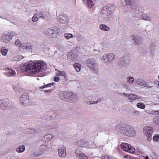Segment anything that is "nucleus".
I'll list each match as a JSON object with an SVG mask.
<instances>
[{"mask_svg":"<svg viewBox=\"0 0 159 159\" xmlns=\"http://www.w3.org/2000/svg\"><path fill=\"white\" fill-rule=\"evenodd\" d=\"M47 66L46 64L43 60H38L31 63L30 62L26 65H24L22 70L30 74H36L46 68Z\"/></svg>","mask_w":159,"mask_h":159,"instance_id":"obj_1","label":"nucleus"},{"mask_svg":"<svg viewBox=\"0 0 159 159\" xmlns=\"http://www.w3.org/2000/svg\"><path fill=\"white\" fill-rule=\"evenodd\" d=\"M114 9L111 7L106 6L103 8L100 14V17L104 20H108L109 16L112 13Z\"/></svg>","mask_w":159,"mask_h":159,"instance_id":"obj_2","label":"nucleus"},{"mask_svg":"<svg viewBox=\"0 0 159 159\" xmlns=\"http://www.w3.org/2000/svg\"><path fill=\"white\" fill-rule=\"evenodd\" d=\"M86 65L95 73L99 71L98 66L96 61L93 59L89 58L86 61Z\"/></svg>","mask_w":159,"mask_h":159,"instance_id":"obj_3","label":"nucleus"},{"mask_svg":"<svg viewBox=\"0 0 159 159\" xmlns=\"http://www.w3.org/2000/svg\"><path fill=\"white\" fill-rule=\"evenodd\" d=\"M130 62V57L128 55H124L119 60V66L121 68H124L127 66Z\"/></svg>","mask_w":159,"mask_h":159,"instance_id":"obj_4","label":"nucleus"},{"mask_svg":"<svg viewBox=\"0 0 159 159\" xmlns=\"http://www.w3.org/2000/svg\"><path fill=\"white\" fill-rule=\"evenodd\" d=\"M143 132L146 137L147 139L150 141L152 139L153 128L150 126H145L143 128Z\"/></svg>","mask_w":159,"mask_h":159,"instance_id":"obj_5","label":"nucleus"},{"mask_svg":"<svg viewBox=\"0 0 159 159\" xmlns=\"http://www.w3.org/2000/svg\"><path fill=\"white\" fill-rule=\"evenodd\" d=\"M125 129L124 136L132 137L136 135V132L135 130L130 125L127 124Z\"/></svg>","mask_w":159,"mask_h":159,"instance_id":"obj_6","label":"nucleus"},{"mask_svg":"<svg viewBox=\"0 0 159 159\" xmlns=\"http://www.w3.org/2000/svg\"><path fill=\"white\" fill-rule=\"evenodd\" d=\"M15 34L13 31L8 32L7 34H4L0 38V40L5 43H7Z\"/></svg>","mask_w":159,"mask_h":159,"instance_id":"obj_7","label":"nucleus"},{"mask_svg":"<svg viewBox=\"0 0 159 159\" xmlns=\"http://www.w3.org/2000/svg\"><path fill=\"white\" fill-rule=\"evenodd\" d=\"M19 101L22 106H26L29 105L30 101L28 94L27 93L22 94L19 98Z\"/></svg>","mask_w":159,"mask_h":159,"instance_id":"obj_8","label":"nucleus"},{"mask_svg":"<svg viewBox=\"0 0 159 159\" xmlns=\"http://www.w3.org/2000/svg\"><path fill=\"white\" fill-rule=\"evenodd\" d=\"M121 148L124 151L131 153H134L135 151V148L130 144L125 143H122L120 145Z\"/></svg>","mask_w":159,"mask_h":159,"instance_id":"obj_9","label":"nucleus"},{"mask_svg":"<svg viewBox=\"0 0 159 159\" xmlns=\"http://www.w3.org/2000/svg\"><path fill=\"white\" fill-rule=\"evenodd\" d=\"M102 59L104 62L111 63L115 59V56L112 53H107L103 56Z\"/></svg>","mask_w":159,"mask_h":159,"instance_id":"obj_10","label":"nucleus"},{"mask_svg":"<svg viewBox=\"0 0 159 159\" xmlns=\"http://www.w3.org/2000/svg\"><path fill=\"white\" fill-rule=\"evenodd\" d=\"M127 124H118L115 126V130L118 134L124 135L125 127Z\"/></svg>","mask_w":159,"mask_h":159,"instance_id":"obj_11","label":"nucleus"},{"mask_svg":"<svg viewBox=\"0 0 159 159\" xmlns=\"http://www.w3.org/2000/svg\"><path fill=\"white\" fill-rule=\"evenodd\" d=\"M131 38L132 40L133 43L135 45H139L143 43V41L142 38L140 36L132 35Z\"/></svg>","mask_w":159,"mask_h":159,"instance_id":"obj_12","label":"nucleus"},{"mask_svg":"<svg viewBox=\"0 0 159 159\" xmlns=\"http://www.w3.org/2000/svg\"><path fill=\"white\" fill-rule=\"evenodd\" d=\"M10 103L7 99L0 100V109L3 110H7L10 108Z\"/></svg>","mask_w":159,"mask_h":159,"instance_id":"obj_13","label":"nucleus"},{"mask_svg":"<svg viewBox=\"0 0 159 159\" xmlns=\"http://www.w3.org/2000/svg\"><path fill=\"white\" fill-rule=\"evenodd\" d=\"M58 21L60 23L67 24L69 22L70 18L66 14H63L58 16L57 17Z\"/></svg>","mask_w":159,"mask_h":159,"instance_id":"obj_14","label":"nucleus"},{"mask_svg":"<svg viewBox=\"0 0 159 159\" xmlns=\"http://www.w3.org/2000/svg\"><path fill=\"white\" fill-rule=\"evenodd\" d=\"M45 117L43 119L52 120L55 118L57 116V113L56 111L51 110L48 111L45 113Z\"/></svg>","mask_w":159,"mask_h":159,"instance_id":"obj_15","label":"nucleus"},{"mask_svg":"<svg viewBox=\"0 0 159 159\" xmlns=\"http://www.w3.org/2000/svg\"><path fill=\"white\" fill-rule=\"evenodd\" d=\"M130 13L133 17L135 18H137L139 16L140 12L139 10L138 7L134 6H131Z\"/></svg>","mask_w":159,"mask_h":159,"instance_id":"obj_16","label":"nucleus"},{"mask_svg":"<svg viewBox=\"0 0 159 159\" xmlns=\"http://www.w3.org/2000/svg\"><path fill=\"white\" fill-rule=\"evenodd\" d=\"M59 156L61 157H65L66 155L65 148L64 146L59 147L58 149Z\"/></svg>","mask_w":159,"mask_h":159,"instance_id":"obj_17","label":"nucleus"},{"mask_svg":"<svg viewBox=\"0 0 159 159\" xmlns=\"http://www.w3.org/2000/svg\"><path fill=\"white\" fill-rule=\"evenodd\" d=\"M76 94L73 93H67V97H68V99H67V102H72L75 101V99Z\"/></svg>","mask_w":159,"mask_h":159,"instance_id":"obj_18","label":"nucleus"},{"mask_svg":"<svg viewBox=\"0 0 159 159\" xmlns=\"http://www.w3.org/2000/svg\"><path fill=\"white\" fill-rule=\"evenodd\" d=\"M52 29L53 33L52 35V38H56L59 34L60 32L59 28L58 27L55 26L52 27Z\"/></svg>","mask_w":159,"mask_h":159,"instance_id":"obj_19","label":"nucleus"},{"mask_svg":"<svg viewBox=\"0 0 159 159\" xmlns=\"http://www.w3.org/2000/svg\"><path fill=\"white\" fill-rule=\"evenodd\" d=\"M67 93L64 92H61L58 93V97L59 99L64 101L66 102L67 101L66 97H67Z\"/></svg>","mask_w":159,"mask_h":159,"instance_id":"obj_20","label":"nucleus"},{"mask_svg":"<svg viewBox=\"0 0 159 159\" xmlns=\"http://www.w3.org/2000/svg\"><path fill=\"white\" fill-rule=\"evenodd\" d=\"M134 1V0H120V3L122 6H125L131 5Z\"/></svg>","mask_w":159,"mask_h":159,"instance_id":"obj_21","label":"nucleus"},{"mask_svg":"<svg viewBox=\"0 0 159 159\" xmlns=\"http://www.w3.org/2000/svg\"><path fill=\"white\" fill-rule=\"evenodd\" d=\"M108 49V46L107 44L102 43H100L98 48L99 52H104Z\"/></svg>","mask_w":159,"mask_h":159,"instance_id":"obj_22","label":"nucleus"},{"mask_svg":"<svg viewBox=\"0 0 159 159\" xmlns=\"http://www.w3.org/2000/svg\"><path fill=\"white\" fill-rule=\"evenodd\" d=\"M16 75L15 71L11 69L8 68L7 69V72L5 73V75L8 77H12L15 76Z\"/></svg>","mask_w":159,"mask_h":159,"instance_id":"obj_23","label":"nucleus"},{"mask_svg":"<svg viewBox=\"0 0 159 159\" xmlns=\"http://www.w3.org/2000/svg\"><path fill=\"white\" fill-rule=\"evenodd\" d=\"M53 137L54 135L52 134H48L43 137V139L45 142H48L52 140Z\"/></svg>","mask_w":159,"mask_h":159,"instance_id":"obj_24","label":"nucleus"},{"mask_svg":"<svg viewBox=\"0 0 159 159\" xmlns=\"http://www.w3.org/2000/svg\"><path fill=\"white\" fill-rule=\"evenodd\" d=\"M128 97L129 99L131 102H132L134 100L138 99L139 98V96H138L136 95L132 94L129 95Z\"/></svg>","mask_w":159,"mask_h":159,"instance_id":"obj_25","label":"nucleus"},{"mask_svg":"<svg viewBox=\"0 0 159 159\" xmlns=\"http://www.w3.org/2000/svg\"><path fill=\"white\" fill-rule=\"evenodd\" d=\"M67 57L69 59L73 60L76 58L77 56L75 53L73 52H70L68 53Z\"/></svg>","mask_w":159,"mask_h":159,"instance_id":"obj_26","label":"nucleus"},{"mask_svg":"<svg viewBox=\"0 0 159 159\" xmlns=\"http://www.w3.org/2000/svg\"><path fill=\"white\" fill-rule=\"evenodd\" d=\"M77 144L78 146L80 147H85L87 145V143L83 141H79L77 143Z\"/></svg>","mask_w":159,"mask_h":159,"instance_id":"obj_27","label":"nucleus"},{"mask_svg":"<svg viewBox=\"0 0 159 159\" xmlns=\"http://www.w3.org/2000/svg\"><path fill=\"white\" fill-rule=\"evenodd\" d=\"M100 28L101 30L104 31H109L110 28L105 24H101L100 25Z\"/></svg>","mask_w":159,"mask_h":159,"instance_id":"obj_28","label":"nucleus"},{"mask_svg":"<svg viewBox=\"0 0 159 159\" xmlns=\"http://www.w3.org/2000/svg\"><path fill=\"white\" fill-rule=\"evenodd\" d=\"M141 18L142 19L147 21H150L151 18L146 14H143L142 15Z\"/></svg>","mask_w":159,"mask_h":159,"instance_id":"obj_29","label":"nucleus"},{"mask_svg":"<svg viewBox=\"0 0 159 159\" xmlns=\"http://www.w3.org/2000/svg\"><path fill=\"white\" fill-rule=\"evenodd\" d=\"M8 50L5 47H2L1 48L0 52L2 55L3 56H6Z\"/></svg>","mask_w":159,"mask_h":159,"instance_id":"obj_30","label":"nucleus"},{"mask_svg":"<svg viewBox=\"0 0 159 159\" xmlns=\"http://www.w3.org/2000/svg\"><path fill=\"white\" fill-rule=\"evenodd\" d=\"M45 34L48 35H50L51 37L52 38V35L53 34V32L52 27L50 28H48L45 31Z\"/></svg>","mask_w":159,"mask_h":159,"instance_id":"obj_31","label":"nucleus"},{"mask_svg":"<svg viewBox=\"0 0 159 159\" xmlns=\"http://www.w3.org/2000/svg\"><path fill=\"white\" fill-rule=\"evenodd\" d=\"M140 86H143L145 87H147L148 88H152V86L149 85L145 81L142 80L140 84L139 85Z\"/></svg>","mask_w":159,"mask_h":159,"instance_id":"obj_32","label":"nucleus"},{"mask_svg":"<svg viewBox=\"0 0 159 159\" xmlns=\"http://www.w3.org/2000/svg\"><path fill=\"white\" fill-rule=\"evenodd\" d=\"M81 65L78 63H75L74 64V67L75 69V70L79 72L80 71L81 69Z\"/></svg>","mask_w":159,"mask_h":159,"instance_id":"obj_33","label":"nucleus"},{"mask_svg":"<svg viewBox=\"0 0 159 159\" xmlns=\"http://www.w3.org/2000/svg\"><path fill=\"white\" fill-rule=\"evenodd\" d=\"M55 70L57 72L56 74L58 76H65L66 75L65 72L63 71H59L57 69H55Z\"/></svg>","mask_w":159,"mask_h":159,"instance_id":"obj_34","label":"nucleus"},{"mask_svg":"<svg viewBox=\"0 0 159 159\" xmlns=\"http://www.w3.org/2000/svg\"><path fill=\"white\" fill-rule=\"evenodd\" d=\"M49 16V14L48 12L42 11V18L45 19L48 18Z\"/></svg>","mask_w":159,"mask_h":159,"instance_id":"obj_35","label":"nucleus"},{"mask_svg":"<svg viewBox=\"0 0 159 159\" xmlns=\"http://www.w3.org/2000/svg\"><path fill=\"white\" fill-rule=\"evenodd\" d=\"M101 158L102 159H112L111 156L108 154H102L101 157Z\"/></svg>","mask_w":159,"mask_h":159,"instance_id":"obj_36","label":"nucleus"},{"mask_svg":"<svg viewBox=\"0 0 159 159\" xmlns=\"http://www.w3.org/2000/svg\"><path fill=\"white\" fill-rule=\"evenodd\" d=\"M87 3L88 7L89 8H91L94 5V3L93 0H87Z\"/></svg>","mask_w":159,"mask_h":159,"instance_id":"obj_37","label":"nucleus"},{"mask_svg":"<svg viewBox=\"0 0 159 159\" xmlns=\"http://www.w3.org/2000/svg\"><path fill=\"white\" fill-rule=\"evenodd\" d=\"M126 80L127 82L129 84H132L133 83L134 81V78L132 76L128 77L127 78Z\"/></svg>","mask_w":159,"mask_h":159,"instance_id":"obj_38","label":"nucleus"},{"mask_svg":"<svg viewBox=\"0 0 159 159\" xmlns=\"http://www.w3.org/2000/svg\"><path fill=\"white\" fill-rule=\"evenodd\" d=\"M25 150V147L21 146L16 149V151L19 153L23 152Z\"/></svg>","mask_w":159,"mask_h":159,"instance_id":"obj_39","label":"nucleus"},{"mask_svg":"<svg viewBox=\"0 0 159 159\" xmlns=\"http://www.w3.org/2000/svg\"><path fill=\"white\" fill-rule=\"evenodd\" d=\"M27 134H34L36 132V130L34 129H26Z\"/></svg>","mask_w":159,"mask_h":159,"instance_id":"obj_40","label":"nucleus"},{"mask_svg":"<svg viewBox=\"0 0 159 159\" xmlns=\"http://www.w3.org/2000/svg\"><path fill=\"white\" fill-rule=\"evenodd\" d=\"M137 107L139 108L144 109L145 108V105L142 102H139L137 104Z\"/></svg>","mask_w":159,"mask_h":159,"instance_id":"obj_41","label":"nucleus"},{"mask_svg":"<svg viewBox=\"0 0 159 159\" xmlns=\"http://www.w3.org/2000/svg\"><path fill=\"white\" fill-rule=\"evenodd\" d=\"M27 44H23L22 45L21 44V46L20 47V48H19V49L20 50H22L23 52H26L25 51V50H26L27 47Z\"/></svg>","mask_w":159,"mask_h":159,"instance_id":"obj_42","label":"nucleus"},{"mask_svg":"<svg viewBox=\"0 0 159 159\" xmlns=\"http://www.w3.org/2000/svg\"><path fill=\"white\" fill-rule=\"evenodd\" d=\"M64 37L67 39H69L73 37V35L71 34H65Z\"/></svg>","mask_w":159,"mask_h":159,"instance_id":"obj_43","label":"nucleus"},{"mask_svg":"<svg viewBox=\"0 0 159 159\" xmlns=\"http://www.w3.org/2000/svg\"><path fill=\"white\" fill-rule=\"evenodd\" d=\"M78 157L81 159H88V157L83 153H81Z\"/></svg>","mask_w":159,"mask_h":159,"instance_id":"obj_44","label":"nucleus"},{"mask_svg":"<svg viewBox=\"0 0 159 159\" xmlns=\"http://www.w3.org/2000/svg\"><path fill=\"white\" fill-rule=\"evenodd\" d=\"M21 43L20 41V40L18 39H17L15 42V45L18 47L20 48L21 46Z\"/></svg>","mask_w":159,"mask_h":159,"instance_id":"obj_45","label":"nucleus"},{"mask_svg":"<svg viewBox=\"0 0 159 159\" xmlns=\"http://www.w3.org/2000/svg\"><path fill=\"white\" fill-rule=\"evenodd\" d=\"M39 18L38 16H37V15L36 13H35L32 17V20L33 22H36L38 20Z\"/></svg>","mask_w":159,"mask_h":159,"instance_id":"obj_46","label":"nucleus"},{"mask_svg":"<svg viewBox=\"0 0 159 159\" xmlns=\"http://www.w3.org/2000/svg\"><path fill=\"white\" fill-rule=\"evenodd\" d=\"M156 46V44L154 43H151L149 46V48L151 52L154 50Z\"/></svg>","mask_w":159,"mask_h":159,"instance_id":"obj_47","label":"nucleus"},{"mask_svg":"<svg viewBox=\"0 0 159 159\" xmlns=\"http://www.w3.org/2000/svg\"><path fill=\"white\" fill-rule=\"evenodd\" d=\"M153 139L154 141H159V135L155 134L153 138Z\"/></svg>","mask_w":159,"mask_h":159,"instance_id":"obj_48","label":"nucleus"},{"mask_svg":"<svg viewBox=\"0 0 159 159\" xmlns=\"http://www.w3.org/2000/svg\"><path fill=\"white\" fill-rule=\"evenodd\" d=\"M47 148L46 146L45 145H42L39 148V149L42 151H45Z\"/></svg>","mask_w":159,"mask_h":159,"instance_id":"obj_49","label":"nucleus"},{"mask_svg":"<svg viewBox=\"0 0 159 159\" xmlns=\"http://www.w3.org/2000/svg\"><path fill=\"white\" fill-rule=\"evenodd\" d=\"M32 49V46L29 45L27 44V47L26 50H25V51H26V52H29L31 51Z\"/></svg>","mask_w":159,"mask_h":159,"instance_id":"obj_50","label":"nucleus"},{"mask_svg":"<svg viewBox=\"0 0 159 159\" xmlns=\"http://www.w3.org/2000/svg\"><path fill=\"white\" fill-rule=\"evenodd\" d=\"M122 87L123 88L125 89H126V91H130L131 88H130L126 84H124L122 85Z\"/></svg>","mask_w":159,"mask_h":159,"instance_id":"obj_51","label":"nucleus"},{"mask_svg":"<svg viewBox=\"0 0 159 159\" xmlns=\"http://www.w3.org/2000/svg\"><path fill=\"white\" fill-rule=\"evenodd\" d=\"M75 153L76 154V155L77 157H78L79 155L81 154V153H82L81 151L79 149H76L75 152Z\"/></svg>","mask_w":159,"mask_h":159,"instance_id":"obj_52","label":"nucleus"},{"mask_svg":"<svg viewBox=\"0 0 159 159\" xmlns=\"http://www.w3.org/2000/svg\"><path fill=\"white\" fill-rule=\"evenodd\" d=\"M53 84H54V83H52V84H46V85H44V86H42L41 87H40V88L41 89H43L45 88V87H50L51 85H53Z\"/></svg>","mask_w":159,"mask_h":159,"instance_id":"obj_53","label":"nucleus"},{"mask_svg":"<svg viewBox=\"0 0 159 159\" xmlns=\"http://www.w3.org/2000/svg\"><path fill=\"white\" fill-rule=\"evenodd\" d=\"M18 84L17 82H13L12 85L13 86V88L14 89H15L16 87L18 86Z\"/></svg>","mask_w":159,"mask_h":159,"instance_id":"obj_54","label":"nucleus"},{"mask_svg":"<svg viewBox=\"0 0 159 159\" xmlns=\"http://www.w3.org/2000/svg\"><path fill=\"white\" fill-rule=\"evenodd\" d=\"M36 13L39 18H42V11H39Z\"/></svg>","mask_w":159,"mask_h":159,"instance_id":"obj_55","label":"nucleus"},{"mask_svg":"<svg viewBox=\"0 0 159 159\" xmlns=\"http://www.w3.org/2000/svg\"><path fill=\"white\" fill-rule=\"evenodd\" d=\"M151 156L153 159H156L157 158V155L154 153H152Z\"/></svg>","mask_w":159,"mask_h":159,"instance_id":"obj_56","label":"nucleus"},{"mask_svg":"<svg viewBox=\"0 0 159 159\" xmlns=\"http://www.w3.org/2000/svg\"><path fill=\"white\" fill-rule=\"evenodd\" d=\"M143 80L140 79H137L136 80H135V82L138 84L139 85L141 83V82Z\"/></svg>","mask_w":159,"mask_h":159,"instance_id":"obj_57","label":"nucleus"},{"mask_svg":"<svg viewBox=\"0 0 159 159\" xmlns=\"http://www.w3.org/2000/svg\"><path fill=\"white\" fill-rule=\"evenodd\" d=\"M80 48V47L77 46H75L73 48V50H78Z\"/></svg>","mask_w":159,"mask_h":159,"instance_id":"obj_58","label":"nucleus"},{"mask_svg":"<svg viewBox=\"0 0 159 159\" xmlns=\"http://www.w3.org/2000/svg\"><path fill=\"white\" fill-rule=\"evenodd\" d=\"M133 114L135 116H139V112L138 111H136L134 112Z\"/></svg>","mask_w":159,"mask_h":159,"instance_id":"obj_59","label":"nucleus"},{"mask_svg":"<svg viewBox=\"0 0 159 159\" xmlns=\"http://www.w3.org/2000/svg\"><path fill=\"white\" fill-rule=\"evenodd\" d=\"M11 60L13 61H19V59L17 58V57H15L13 58Z\"/></svg>","mask_w":159,"mask_h":159,"instance_id":"obj_60","label":"nucleus"},{"mask_svg":"<svg viewBox=\"0 0 159 159\" xmlns=\"http://www.w3.org/2000/svg\"><path fill=\"white\" fill-rule=\"evenodd\" d=\"M54 80L56 82H58L59 79H60V78H59V77H54Z\"/></svg>","mask_w":159,"mask_h":159,"instance_id":"obj_61","label":"nucleus"},{"mask_svg":"<svg viewBox=\"0 0 159 159\" xmlns=\"http://www.w3.org/2000/svg\"><path fill=\"white\" fill-rule=\"evenodd\" d=\"M152 112L155 113L156 114H159V110L158 111H152Z\"/></svg>","mask_w":159,"mask_h":159,"instance_id":"obj_62","label":"nucleus"},{"mask_svg":"<svg viewBox=\"0 0 159 159\" xmlns=\"http://www.w3.org/2000/svg\"><path fill=\"white\" fill-rule=\"evenodd\" d=\"M122 94L123 95H124V96H125V97H128V94H127V93H125V92L123 93Z\"/></svg>","mask_w":159,"mask_h":159,"instance_id":"obj_63","label":"nucleus"},{"mask_svg":"<svg viewBox=\"0 0 159 159\" xmlns=\"http://www.w3.org/2000/svg\"><path fill=\"white\" fill-rule=\"evenodd\" d=\"M67 43L68 45H72L73 44L72 43L70 42H68Z\"/></svg>","mask_w":159,"mask_h":159,"instance_id":"obj_64","label":"nucleus"}]
</instances>
